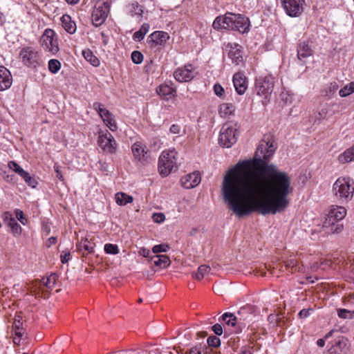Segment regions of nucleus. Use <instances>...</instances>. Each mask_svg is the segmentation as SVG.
I'll return each mask as SVG.
<instances>
[{
    "label": "nucleus",
    "mask_w": 354,
    "mask_h": 354,
    "mask_svg": "<svg viewBox=\"0 0 354 354\" xmlns=\"http://www.w3.org/2000/svg\"><path fill=\"white\" fill-rule=\"evenodd\" d=\"M22 326V323L20 319H15L14 322V326L15 329L19 330Z\"/></svg>",
    "instance_id": "e2e57ef3"
},
{
    "label": "nucleus",
    "mask_w": 354,
    "mask_h": 354,
    "mask_svg": "<svg viewBox=\"0 0 354 354\" xmlns=\"http://www.w3.org/2000/svg\"><path fill=\"white\" fill-rule=\"evenodd\" d=\"M152 218L155 223H160L165 221V216L162 213H154L152 215Z\"/></svg>",
    "instance_id": "8fccbe9b"
},
{
    "label": "nucleus",
    "mask_w": 354,
    "mask_h": 354,
    "mask_svg": "<svg viewBox=\"0 0 354 354\" xmlns=\"http://www.w3.org/2000/svg\"><path fill=\"white\" fill-rule=\"evenodd\" d=\"M313 55V50L308 42H300L297 47V57L303 60Z\"/></svg>",
    "instance_id": "b1692460"
},
{
    "label": "nucleus",
    "mask_w": 354,
    "mask_h": 354,
    "mask_svg": "<svg viewBox=\"0 0 354 354\" xmlns=\"http://www.w3.org/2000/svg\"><path fill=\"white\" fill-rule=\"evenodd\" d=\"M325 339H319L317 341V345L319 347H323L325 345Z\"/></svg>",
    "instance_id": "338daca9"
},
{
    "label": "nucleus",
    "mask_w": 354,
    "mask_h": 354,
    "mask_svg": "<svg viewBox=\"0 0 354 354\" xmlns=\"http://www.w3.org/2000/svg\"><path fill=\"white\" fill-rule=\"evenodd\" d=\"M201 175L198 171L187 174L182 177L181 184L185 189H192L196 187L201 182Z\"/></svg>",
    "instance_id": "a211bd4d"
},
{
    "label": "nucleus",
    "mask_w": 354,
    "mask_h": 354,
    "mask_svg": "<svg viewBox=\"0 0 354 354\" xmlns=\"http://www.w3.org/2000/svg\"><path fill=\"white\" fill-rule=\"evenodd\" d=\"M207 342L209 346L217 348L221 345V340L216 336H210L207 338Z\"/></svg>",
    "instance_id": "de8ad7c7"
},
{
    "label": "nucleus",
    "mask_w": 354,
    "mask_h": 354,
    "mask_svg": "<svg viewBox=\"0 0 354 354\" xmlns=\"http://www.w3.org/2000/svg\"><path fill=\"white\" fill-rule=\"evenodd\" d=\"M169 131L174 134H180L181 133V127L180 125L174 124L169 128Z\"/></svg>",
    "instance_id": "864d4df0"
},
{
    "label": "nucleus",
    "mask_w": 354,
    "mask_h": 354,
    "mask_svg": "<svg viewBox=\"0 0 354 354\" xmlns=\"http://www.w3.org/2000/svg\"><path fill=\"white\" fill-rule=\"evenodd\" d=\"M189 354H202V351L201 347L194 346L189 349Z\"/></svg>",
    "instance_id": "052dcab7"
},
{
    "label": "nucleus",
    "mask_w": 354,
    "mask_h": 354,
    "mask_svg": "<svg viewBox=\"0 0 354 354\" xmlns=\"http://www.w3.org/2000/svg\"><path fill=\"white\" fill-rule=\"evenodd\" d=\"M337 314L340 318L343 319H346L351 317V311L346 309H338Z\"/></svg>",
    "instance_id": "3c124183"
},
{
    "label": "nucleus",
    "mask_w": 354,
    "mask_h": 354,
    "mask_svg": "<svg viewBox=\"0 0 354 354\" xmlns=\"http://www.w3.org/2000/svg\"><path fill=\"white\" fill-rule=\"evenodd\" d=\"M149 25L148 24H142L140 30L134 32L133 39L137 41L142 40L145 35L149 32Z\"/></svg>",
    "instance_id": "72a5a7b5"
},
{
    "label": "nucleus",
    "mask_w": 354,
    "mask_h": 354,
    "mask_svg": "<svg viewBox=\"0 0 354 354\" xmlns=\"http://www.w3.org/2000/svg\"><path fill=\"white\" fill-rule=\"evenodd\" d=\"M57 276L55 273L51 274L49 277H46L44 286L46 287V292H47L49 290H51L52 288L56 283Z\"/></svg>",
    "instance_id": "e433bc0d"
},
{
    "label": "nucleus",
    "mask_w": 354,
    "mask_h": 354,
    "mask_svg": "<svg viewBox=\"0 0 354 354\" xmlns=\"http://www.w3.org/2000/svg\"><path fill=\"white\" fill-rule=\"evenodd\" d=\"M214 93L218 97L223 96V95L224 93V89L222 87V86L219 84H214Z\"/></svg>",
    "instance_id": "603ef678"
},
{
    "label": "nucleus",
    "mask_w": 354,
    "mask_h": 354,
    "mask_svg": "<svg viewBox=\"0 0 354 354\" xmlns=\"http://www.w3.org/2000/svg\"><path fill=\"white\" fill-rule=\"evenodd\" d=\"M115 201L119 205H125L133 201V197L125 193L118 192L115 194Z\"/></svg>",
    "instance_id": "7c9ffc66"
},
{
    "label": "nucleus",
    "mask_w": 354,
    "mask_h": 354,
    "mask_svg": "<svg viewBox=\"0 0 354 354\" xmlns=\"http://www.w3.org/2000/svg\"><path fill=\"white\" fill-rule=\"evenodd\" d=\"M177 151L175 149L163 151L158 160V171L162 176H168L176 167Z\"/></svg>",
    "instance_id": "20e7f679"
},
{
    "label": "nucleus",
    "mask_w": 354,
    "mask_h": 354,
    "mask_svg": "<svg viewBox=\"0 0 354 354\" xmlns=\"http://www.w3.org/2000/svg\"><path fill=\"white\" fill-rule=\"evenodd\" d=\"M55 171L57 173V177L59 178L61 180H64V176L61 174V172L59 169V167L55 165Z\"/></svg>",
    "instance_id": "0e129e2a"
},
{
    "label": "nucleus",
    "mask_w": 354,
    "mask_h": 354,
    "mask_svg": "<svg viewBox=\"0 0 354 354\" xmlns=\"http://www.w3.org/2000/svg\"><path fill=\"white\" fill-rule=\"evenodd\" d=\"M169 249V247L167 244L162 243L159 245H156L152 248V252L154 254H158L160 252H165Z\"/></svg>",
    "instance_id": "a18cd8bd"
},
{
    "label": "nucleus",
    "mask_w": 354,
    "mask_h": 354,
    "mask_svg": "<svg viewBox=\"0 0 354 354\" xmlns=\"http://www.w3.org/2000/svg\"><path fill=\"white\" fill-rule=\"evenodd\" d=\"M127 12L131 17L140 21L142 20L144 14L143 6L138 1H133L127 6Z\"/></svg>",
    "instance_id": "412c9836"
},
{
    "label": "nucleus",
    "mask_w": 354,
    "mask_h": 354,
    "mask_svg": "<svg viewBox=\"0 0 354 354\" xmlns=\"http://www.w3.org/2000/svg\"><path fill=\"white\" fill-rule=\"evenodd\" d=\"M149 38L155 44L162 45L169 39V35L163 31H155L150 35Z\"/></svg>",
    "instance_id": "393cba45"
},
{
    "label": "nucleus",
    "mask_w": 354,
    "mask_h": 354,
    "mask_svg": "<svg viewBox=\"0 0 354 354\" xmlns=\"http://www.w3.org/2000/svg\"><path fill=\"white\" fill-rule=\"evenodd\" d=\"M40 44L46 52L54 55L59 51L57 35L52 29L47 28L44 30L40 38Z\"/></svg>",
    "instance_id": "423d86ee"
},
{
    "label": "nucleus",
    "mask_w": 354,
    "mask_h": 354,
    "mask_svg": "<svg viewBox=\"0 0 354 354\" xmlns=\"http://www.w3.org/2000/svg\"><path fill=\"white\" fill-rule=\"evenodd\" d=\"M68 34H73L76 31V24L74 21H71V17L68 15Z\"/></svg>",
    "instance_id": "09e8293b"
},
{
    "label": "nucleus",
    "mask_w": 354,
    "mask_h": 354,
    "mask_svg": "<svg viewBox=\"0 0 354 354\" xmlns=\"http://www.w3.org/2000/svg\"><path fill=\"white\" fill-rule=\"evenodd\" d=\"M110 4L107 1H97L91 14L93 24L97 27L106 20L109 12Z\"/></svg>",
    "instance_id": "0eeeda50"
},
{
    "label": "nucleus",
    "mask_w": 354,
    "mask_h": 354,
    "mask_svg": "<svg viewBox=\"0 0 354 354\" xmlns=\"http://www.w3.org/2000/svg\"><path fill=\"white\" fill-rule=\"evenodd\" d=\"M93 108L97 112L104 124L111 131H115L118 129L117 124L113 117L112 113L106 108H104L102 103L98 102H94L93 104Z\"/></svg>",
    "instance_id": "9d476101"
},
{
    "label": "nucleus",
    "mask_w": 354,
    "mask_h": 354,
    "mask_svg": "<svg viewBox=\"0 0 354 354\" xmlns=\"http://www.w3.org/2000/svg\"><path fill=\"white\" fill-rule=\"evenodd\" d=\"M353 93H354V82L346 84L339 91V94L341 97H346Z\"/></svg>",
    "instance_id": "4c0bfd02"
},
{
    "label": "nucleus",
    "mask_w": 354,
    "mask_h": 354,
    "mask_svg": "<svg viewBox=\"0 0 354 354\" xmlns=\"http://www.w3.org/2000/svg\"><path fill=\"white\" fill-rule=\"evenodd\" d=\"M104 251L106 254H117L119 253V248L117 245L106 243L104 245Z\"/></svg>",
    "instance_id": "79ce46f5"
},
{
    "label": "nucleus",
    "mask_w": 354,
    "mask_h": 354,
    "mask_svg": "<svg viewBox=\"0 0 354 354\" xmlns=\"http://www.w3.org/2000/svg\"><path fill=\"white\" fill-rule=\"evenodd\" d=\"M8 167L20 176L26 171L15 161H10L8 162Z\"/></svg>",
    "instance_id": "37998d69"
},
{
    "label": "nucleus",
    "mask_w": 354,
    "mask_h": 354,
    "mask_svg": "<svg viewBox=\"0 0 354 354\" xmlns=\"http://www.w3.org/2000/svg\"><path fill=\"white\" fill-rule=\"evenodd\" d=\"M212 330L217 335H221L223 333V328L221 324H216L212 326Z\"/></svg>",
    "instance_id": "4d7b16f0"
},
{
    "label": "nucleus",
    "mask_w": 354,
    "mask_h": 354,
    "mask_svg": "<svg viewBox=\"0 0 354 354\" xmlns=\"http://www.w3.org/2000/svg\"><path fill=\"white\" fill-rule=\"evenodd\" d=\"M339 160L342 163L354 161V147L346 149L339 156Z\"/></svg>",
    "instance_id": "c756f323"
},
{
    "label": "nucleus",
    "mask_w": 354,
    "mask_h": 354,
    "mask_svg": "<svg viewBox=\"0 0 354 354\" xmlns=\"http://www.w3.org/2000/svg\"><path fill=\"white\" fill-rule=\"evenodd\" d=\"M8 226L10 227L15 236H17L21 234V227L15 219H11L10 222L8 223Z\"/></svg>",
    "instance_id": "c9c22d12"
},
{
    "label": "nucleus",
    "mask_w": 354,
    "mask_h": 354,
    "mask_svg": "<svg viewBox=\"0 0 354 354\" xmlns=\"http://www.w3.org/2000/svg\"><path fill=\"white\" fill-rule=\"evenodd\" d=\"M131 151L133 158L137 162L144 165L148 162L149 151L146 145L141 141H136L131 146Z\"/></svg>",
    "instance_id": "f8f14e48"
},
{
    "label": "nucleus",
    "mask_w": 354,
    "mask_h": 354,
    "mask_svg": "<svg viewBox=\"0 0 354 354\" xmlns=\"http://www.w3.org/2000/svg\"><path fill=\"white\" fill-rule=\"evenodd\" d=\"M232 19V13L230 12L226 13L225 15L218 16L213 21L212 26L216 30L231 29Z\"/></svg>",
    "instance_id": "6ab92c4d"
},
{
    "label": "nucleus",
    "mask_w": 354,
    "mask_h": 354,
    "mask_svg": "<svg viewBox=\"0 0 354 354\" xmlns=\"http://www.w3.org/2000/svg\"><path fill=\"white\" fill-rule=\"evenodd\" d=\"M268 319L270 322H277V316L274 315H270Z\"/></svg>",
    "instance_id": "774afa93"
},
{
    "label": "nucleus",
    "mask_w": 354,
    "mask_h": 354,
    "mask_svg": "<svg viewBox=\"0 0 354 354\" xmlns=\"http://www.w3.org/2000/svg\"><path fill=\"white\" fill-rule=\"evenodd\" d=\"M157 93L160 96L168 99L171 95H174L176 93V90L169 85L165 84H161L158 86V88H157Z\"/></svg>",
    "instance_id": "bb28decb"
},
{
    "label": "nucleus",
    "mask_w": 354,
    "mask_h": 354,
    "mask_svg": "<svg viewBox=\"0 0 354 354\" xmlns=\"http://www.w3.org/2000/svg\"><path fill=\"white\" fill-rule=\"evenodd\" d=\"M12 78L10 72L4 66H0V91H5L12 85Z\"/></svg>",
    "instance_id": "5701e85b"
},
{
    "label": "nucleus",
    "mask_w": 354,
    "mask_h": 354,
    "mask_svg": "<svg viewBox=\"0 0 354 354\" xmlns=\"http://www.w3.org/2000/svg\"><path fill=\"white\" fill-rule=\"evenodd\" d=\"M151 260L156 266L163 268L168 267L171 263L169 258L166 255L156 254L151 258Z\"/></svg>",
    "instance_id": "cd10ccee"
},
{
    "label": "nucleus",
    "mask_w": 354,
    "mask_h": 354,
    "mask_svg": "<svg viewBox=\"0 0 354 354\" xmlns=\"http://www.w3.org/2000/svg\"><path fill=\"white\" fill-rule=\"evenodd\" d=\"M232 26L231 29L237 30L241 33H245L250 29V21L248 18L240 15L232 13Z\"/></svg>",
    "instance_id": "2eb2a0df"
},
{
    "label": "nucleus",
    "mask_w": 354,
    "mask_h": 354,
    "mask_svg": "<svg viewBox=\"0 0 354 354\" xmlns=\"http://www.w3.org/2000/svg\"><path fill=\"white\" fill-rule=\"evenodd\" d=\"M45 279L46 277H43L41 279H38L35 281V290H38V292H41L42 294L46 292V287L44 286L45 284Z\"/></svg>",
    "instance_id": "49530a36"
},
{
    "label": "nucleus",
    "mask_w": 354,
    "mask_h": 354,
    "mask_svg": "<svg viewBox=\"0 0 354 354\" xmlns=\"http://www.w3.org/2000/svg\"><path fill=\"white\" fill-rule=\"evenodd\" d=\"M286 14L290 17H298L304 12L305 0H280Z\"/></svg>",
    "instance_id": "1a4fd4ad"
},
{
    "label": "nucleus",
    "mask_w": 354,
    "mask_h": 354,
    "mask_svg": "<svg viewBox=\"0 0 354 354\" xmlns=\"http://www.w3.org/2000/svg\"><path fill=\"white\" fill-rule=\"evenodd\" d=\"M328 114L326 109H322L319 111L315 112L312 118L314 120V123H319L322 120H324Z\"/></svg>",
    "instance_id": "58836bf2"
},
{
    "label": "nucleus",
    "mask_w": 354,
    "mask_h": 354,
    "mask_svg": "<svg viewBox=\"0 0 354 354\" xmlns=\"http://www.w3.org/2000/svg\"><path fill=\"white\" fill-rule=\"evenodd\" d=\"M255 307L251 305H246L241 307L237 313L238 320L241 327H245L246 323L253 320L255 316Z\"/></svg>",
    "instance_id": "dca6fc26"
},
{
    "label": "nucleus",
    "mask_w": 354,
    "mask_h": 354,
    "mask_svg": "<svg viewBox=\"0 0 354 354\" xmlns=\"http://www.w3.org/2000/svg\"><path fill=\"white\" fill-rule=\"evenodd\" d=\"M348 351L347 339L342 337L324 354H346Z\"/></svg>",
    "instance_id": "aec40b11"
},
{
    "label": "nucleus",
    "mask_w": 354,
    "mask_h": 354,
    "mask_svg": "<svg viewBox=\"0 0 354 354\" xmlns=\"http://www.w3.org/2000/svg\"><path fill=\"white\" fill-rule=\"evenodd\" d=\"M57 242V238L55 236H51L46 242V246L50 248L52 245L55 244Z\"/></svg>",
    "instance_id": "bf43d9fd"
},
{
    "label": "nucleus",
    "mask_w": 354,
    "mask_h": 354,
    "mask_svg": "<svg viewBox=\"0 0 354 354\" xmlns=\"http://www.w3.org/2000/svg\"><path fill=\"white\" fill-rule=\"evenodd\" d=\"M15 216L17 217V218L22 223V224H25L24 223V220L25 218H24V213L21 210L19 209H16L15 211Z\"/></svg>",
    "instance_id": "5fc2aeb1"
},
{
    "label": "nucleus",
    "mask_w": 354,
    "mask_h": 354,
    "mask_svg": "<svg viewBox=\"0 0 354 354\" xmlns=\"http://www.w3.org/2000/svg\"><path fill=\"white\" fill-rule=\"evenodd\" d=\"M273 143L270 137L262 140L253 160L237 163L223 178V200L238 217L254 212L276 214L290 205L288 197L294 191L290 176L267 163L275 151Z\"/></svg>",
    "instance_id": "f257e3e1"
},
{
    "label": "nucleus",
    "mask_w": 354,
    "mask_h": 354,
    "mask_svg": "<svg viewBox=\"0 0 354 354\" xmlns=\"http://www.w3.org/2000/svg\"><path fill=\"white\" fill-rule=\"evenodd\" d=\"M237 138L236 124L227 122L220 131L218 142L223 147L230 148L236 142Z\"/></svg>",
    "instance_id": "39448f33"
},
{
    "label": "nucleus",
    "mask_w": 354,
    "mask_h": 354,
    "mask_svg": "<svg viewBox=\"0 0 354 354\" xmlns=\"http://www.w3.org/2000/svg\"><path fill=\"white\" fill-rule=\"evenodd\" d=\"M132 62L136 64H141L143 61V55L138 50H134L131 53Z\"/></svg>",
    "instance_id": "c03bdc74"
},
{
    "label": "nucleus",
    "mask_w": 354,
    "mask_h": 354,
    "mask_svg": "<svg viewBox=\"0 0 354 354\" xmlns=\"http://www.w3.org/2000/svg\"><path fill=\"white\" fill-rule=\"evenodd\" d=\"M228 51V57L236 65H239L243 62V53L241 46L236 43H229L227 45Z\"/></svg>",
    "instance_id": "f3484780"
},
{
    "label": "nucleus",
    "mask_w": 354,
    "mask_h": 354,
    "mask_svg": "<svg viewBox=\"0 0 354 354\" xmlns=\"http://www.w3.org/2000/svg\"><path fill=\"white\" fill-rule=\"evenodd\" d=\"M234 111V106L232 104L223 103L220 106L219 113L221 117L227 118Z\"/></svg>",
    "instance_id": "473e14b6"
},
{
    "label": "nucleus",
    "mask_w": 354,
    "mask_h": 354,
    "mask_svg": "<svg viewBox=\"0 0 354 354\" xmlns=\"http://www.w3.org/2000/svg\"><path fill=\"white\" fill-rule=\"evenodd\" d=\"M61 68V63L55 59H50L48 62V69L52 73H56Z\"/></svg>",
    "instance_id": "a19ab883"
},
{
    "label": "nucleus",
    "mask_w": 354,
    "mask_h": 354,
    "mask_svg": "<svg viewBox=\"0 0 354 354\" xmlns=\"http://www.w3.org/2000/svg\"><path fill=\"white\" fill-rule=\"evenodd\" d=\"M82 55L84 59L89 62L92 66L97 67L100 65V62L99 59L93 54L90 49H85L82 50Z\"/></svg>",
    "instance_id": "c85d7f7f"
},
{
    "label": "nucleus",
    "mask_w": 354,
    "mask_h": 354,
    "mask_svg": "<svg viewBox=\"0 0 354 354\" xmlns=\"http://www.w3.org/2000/svg\"><path fill=\"white\" fill-rule=\"evenodd\" d=\"M312 310L310 308L309 309H302L299 313V316L300 318H306L307 317H308L310 315V311Z\"/></svg>",
    "instance_id": "13d9d810"
},
{
    "label": "nucleus",
    "mask_w": 354,
    "mask_h": 354,
    "mask_svg": "<svg viewBox=\"0 0 354 354\" xmlns=\"http://www.w3.org/2000/svg\"><path fill=\"white\" fill-rule=\"evenodd\" d=\"M94 246L95 243L87 238L82 240L78 245L80 250H84L88 253H91L93 252Z\"/></svg>",
    "instance_id": "2f4dec72"
},
{
    "label": "nucleus",
    "mask_w": 354,
    "mask_h": 354,
    "mask_svg": "<svg viewBox=\"0 0 354 354\" xmlns=\"http://www.w3.org/2000/svg\"><path fill=\"white\" fill-rule=\"evenodd\" d=\"M140 252H141V254L145 257H148L150 254V251L148 249H146L145 248L141 249Z\"/></svg>",
    "instance_id": "69168bd1"
},
{
    "label": "nucleus",
    "mask_w": 354,
    "mask_h": 354,
    "mask_svg": "<svg viewBox=\"0 0 354 354\" xmlns=\"http://www.w3.org/2000/svg\"><path fill=\"white\" fill-rule=\"evenodd\" d=\"M196 75L194 66L191 64L178 68L174 73V78L179 82L191 81Z\"/></svg>",
    "instance_id": "ddd939ff"
},
{
    "label": "nucleus",
    "mask_w": 354,
    "mask_h": 354,
    "mask_svg": "<svg viewBox=\"0 0 354 354\" xmlns=\"http://www.w3.org/2000/svg\"><path fill=\"white\" fill-rule=\"evenodd\" d=\"M333 190L337 198L348 201L353 196L354 182L350 178H339L333 184Z\"/></svg>",
    "instance_id": "7ed1b4c3"
},
{
    "label": "nucleus",
    "mask_w": 354,
    "mask_h": 354,
    "mask_svg": "<svg viewBox=\"0 0 354 354\" xmlns=\"http://www.w3.org/2000/svg\"><path fill=\"white\" fill-rule=\"evenodd\" d=\"M19 56L23 63L28 67L36 68L40 65L41 59L38 52L32 47L24 48Z\"/></svg>",
    "instance_id": "9b49d317"
},
{
    "label": "nucleus",
    "mask_w": 354,
    "mask_h": 354,
    "mask_svg": "<svg viewBox=\"0 0 354 354\" xmlns=\"http://www.w3.org/2000/svg\"><path fill=\"white\" fill-rule=\"evenodd\" d=\"M346 214V209L342 206H332L324 222L323 227L328 233H339L343 229V225L339 222Z\"/></svg>",
    "instance_id": "f03ea898"
},
{
    "label": "nucleus",
    "mask_w": 354,
    "mask_h": 354,
    "mask_svg": "<svg viewBox=\"0 0 354 354\" xmlns=\"http://www.w3.org/2000/svg\"><path fill=\"white\" fill-rule=\"evenodd\" d=\"M3 220L8 225V223L10 222L11 219H15L12 217V215L9 212H5L2 215Z\"/></svg>",
    "instance_id": "6e6d98bb"
},
{
    "label": "nucleus",
    "mask_w": 354,
    "mask_h": 354,
    "mask_svg": "<svg viewBox=\"0 0 354 354\" xmlns=\"http://www.w3.org/2000/svg\"><path fill=\"white\" fill-rule=\"evenodd\" d=\"M97 142L100 147L105 153L113 154L117 150L118 144L116 140L107 130L99 132Z\"/></svg>",
    "instance_id": "6e6552de"
},
{
    "label": "nucleus",
    "mask_w": 354,
    "mask_h": 354,
    "mask_svg": "<svg viewBox=\"0 0 354 354\" xmlns=\"http://www.w3.org/2000/svg\"><path fill=\"white\" fill-rule=\"evenodd\" d=\"M274 83L272 79L266 77L262 80H259L255 83V91L259 96L266 99L272 92Z\"/></svg>",
    "instance_id": "4468645a"
},
{
    "label": "nucleus",
    "mask_w": 354,
    "mask_h": 354,
    "mask_svg": "<svg viewBox=\"0 0 354 354\" xmlns=\"http://www.w3.org/2000/svg\"><path fill=\"white\" fill-rule=\"evenodd\" d=\"M233 84L236 93L243 95L248 88L246 77L242 73H235L233 75Z\"/></svg>",
    "instance_id": "4be33fe9"
},
{
    "label": "nucleus",
    "mask_w": 354,
    "mask_h": 354,
    "mask_svg": "<svg viewBox=\"0 0 354 354\" xmlns=\"http://www.w3.org/2000/svg\"><path fill=\"white\" fill-rule=\"evenodd\" d=\"M222 320L227 325L230 326H235L238 324V327L240 328L239 330H236V333H239L241 330V327L238 320V317L231 313H225L222 317Z\"/></svg>",
    "instance_id": "a878e982"
},
{
    "label": "nucleus",
    "mask_w": 354,
    "mask_h": 354,
    "mask_svg": "<svg viewBox=\"0 0 354 354\" xmlns=\"http://www.w3.org/2000/svg\"><path fill=\"white\" fill-rule=\"evenodd\" d=\"M102 44L106 46L109 43V37L104 34V32H101Z\"/></svg>",
    "instance_id": "680f3d73"
},
{
    "label": "nucleus",
    "mask_w": 354,
    "mask_h": 354,
    "mask_svg": "<svg viewBox=\"0 0 354 354\" xmlns=\"http://www.w3.org/2000/svg\"><path fill=\"white\" fill-rule=\"evenodd\" d=\"M209 271V266L201 265L198 267L197 272L193 274V277L197 280H201Z\"/></svg>",
    "instance_id": "f704fd0d"
},
{
    "label": "nucleus",
    "mask_w": 354,
    "mask_h": 354,
    "mask_svg": "<svg viewBox=\"0 0 354 354\" xmlns=\"http://www.w3.org/2000/svg\"><path fill=\"white\" fill-rule=\"evenodd\" d=\"M21 177L24 180V181L28 186L32 188H35L37 186V182L36 179L34 177L31 176L28 172L25 171L21 176Z\"/></svg>",
    "instance_id": "ea45409f"
}]
</instances>
